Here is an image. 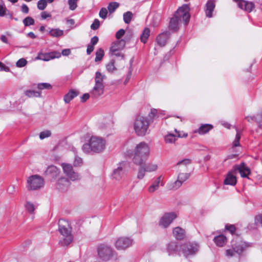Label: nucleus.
I'll list each match as a JSON object with an SVG mask.
<instances>
[{"label":"nucleus","instance_id":"obj_42","mask_svg":"<svg viewBox=\"0 0 262 262\" xmlns=\"http://www.w3.org/2000/svg\"><path fill=\"white\" fill-rule=\"evenodd\" d=\"M23 23L25 26L27 27L34 25L35 21L32 17L28 16L23 20Z\"/></svg>","mask_w":262,"mask_h":262},{"label":"nucleus","instance_id":"obj_36","mask_svg":"<svg viewBox=\"0 0 262 262\" xmlns=\"http://www.w3.org/2000/svg\"><path fill=\"white\" fill-rule=\"evenodd\" d=\"M25 95L28 97H40V93L38 91L33 90H27L25 92Z\"/></svg>","mask_w":262,"mask_h":262},{"label":"nucleus","instance_id":"obj_25","mask_svg":"<svg viewBox=\"0 0 262 262\" xmlns=\"http://www.w3.org/2000/svg\"><path fill=\"white\" fill-rule=\"evenodd\" d=\"M125 45V41L123 39H121L117 41L110 48V51L116 52L122 49Z\"/></svg>","mask_w":262,"mask_h":262},{"label":"nucleus","instance_id":"obj_54","mask_svg":"<svg viewBox=\"0 0 262 262\" xmlns=\"http://www.w3.org/2000/svg\"><path fill=\"white\" fill-rule=\"evenodd\" d=\"M27 63V61L25 58L19 59L16 63V66L19 68L25 67Z\"/></svg>","mask_w":262,"mask_h":262},{"label":"nucleus","instance_id":"obj_34","mask_svg":"<svg viewBox=\"0 0 262 262\" xmlns=\"http://www.w3.org/2000/svg\"><path fill=\"white\" fill-rule=\"evenodd\" d=\"M177 136L169 133L164 137V141L166 143H174L176 140Z\"/></svg>","mask_w":262,"mask_h":262},{"label":"nucleus","instance_id":"obj_51","mask_svg":"<svg viewBox=\"0 0 262 262\" xmlns=\"http://www.w3.org/2000/svg\"><path fill=\"white\" fill-rule=\"evenodd\" d=\"M255 224L257 226L262 227V214H259L255 216Z\"/></svg>","mask_w":262,"mask_h":262},{"label":"nucleus","instance_id":"obj_40","mask_svg":"<svg viewBox=\"0 0 262 262\" xmlns=\"http://www.w3.org/2000/svg\"><path fill=\"white\" fill-rule=\"evenodd\" d=\"M104 56V51L101 48H99L97 50L96 53V57L95 61L96 62L100 61Z\"/></svg>","mask_w":262,"mask_h":262},{"label":"nucleus","instance_id":"obj_41","mask_svg":"<svg viewBox=\"0 0 262 262\" xmlns=\"http://www.w3.org/2000/svg\"><path fill=\"white\" fill-rule=\"evenodd\" d=\"M140 166V167L138 170V172L137 174V178L139 179H142L145 175V172H146V170L145 169L144 167L142 165V164L141 165H139Z\"/></svg>","mask_w":262,"mask_h":262},{"label":"nucleus","instance_id":"obj_27","mask_svg":"<svg viewBox=\"0 0 262 262\" xmlns=\"http://www.w3.org/2000/svg\"><path fill=\"white\" fill-rule=\"evenodd\" d=\"M79 92L75 90H70L69 92L64 95V101L66 103H69L73 99L78 96Z\"/></svg>","mask_w":262,"mask_h":262},{"label":"nucleus","instance_id":"obj_31","mask_svg":"<svg viewBox=\"0 0 262 262\" xmlns=\"http://www.w3.org/2000/svg\"><path fill=\"white\" fill-rule=\"evenodd\" d=\"M240 5H245L244 10L248 12H250L254 7L253 3L242 0H240Z\"/></svg>","mask_w":262,"mask_h":262},{"label":"nucleus","instance_id":"obj_61","mask_svg":"<svg viewBox=\"0 0 262 262\" xmlns=\"http://www.w3.org/2000/svg\"><path fill=\"white\" fill-rule=\"evenodd\" d=\"M51 16L52 15L50 13L46 11H43L41 13V18L43 19H46L49 17H51Z\"/></svg>","mask_w":262,"mask_h":262},{"label":"nucleus","instance_id":"obj_59","mask_svg":"<svg viewBox=\"0 0 262 262\" xmlns=\"http://www.w3.org/2000/svg\"><path fill=\"white\" fill-rule=\"evenodd\" d=\"M82 163V158L79 157H76L75 161L74 162V165L75 166H80V165Z\"/></svg>","mask_w":262,"mask_h":262},{"label":"nucleus","instance_id":"obj_50","mask_svg":"<svg viewBox=\"0 0 262 262\" xmlns=\"http://www.w3.org/2000/svg\"><path fill=\"white\" fill-rule=\"evenodd\" d=\"M241 138L240 132L236 129V135L235 139L233 141V146L237 147L239 146V140Z\"/></svg>","mask_w":262,"mask_h":262},{"label":"nucleus","instance_id":"obj_64","mask_svg":"<svg viewBox=\"0 0 262 262\" xmlns=\"http://www.w3.org/2000/svg\"><path fill=\"white\" fill-rule=\"evenodd\" d=\"M94 49V47L93 46L91 45H89L87 47L86 53L88 55L91 54V53L93 51Z\"/></svg>","mask_w":262,"mask_h":262},{"label":"nucleus","instance_id":"obj_13","mask_svg":"<svg viewBox=\"0 0 262 262\" xmlns=\"http://www.w3.org/2000/svg\"><path fill=\"white\" fill-rule=\"evenodd\" d=\"M133 240L129 237H121L117 239L115 247L118 250H124L133 245Z\"/></svg>","mask_w":262,"mask_h":262},{"label":"nucleus","instance_id":"obj_9","mask_svg":"<svg viewBox=\"0 0 262 262\" xmlns=\"http://www.w3.org/2000/svg\"><path fill=\"white\" fill-rule=\"evenodd\" d=\"M127 169V164L125 162L119 163V166L113 171L112 177L117 180H120L126 174Z\"/></svg>","mask_w":262,"mask_h":262},{"label":"nucleus","instance_id":"obj_49","mask_svg":"<svg viewBox=\"0 0 262 262\" xmlns=\"http://www.w3.org/2000/svg\"><path fill=\"white\" fill-rule=\"evenodd\" d=\"M7 12H8V10L5 4L2 3V4H0V16L3 17L7 15Z\"/></svg>","mask_w":262,"mask_h":262},{"label":"nucleus","instance_id":"obj_16","mask_svg":"<svg viewBox=\"0 0 262 262\" xmlns=\"http://www.w3.org/2000/svg\"><path fill=\"white\" fill-rule=\"evenodd\" d=\"M60 57V54L58 52H53L51 53H40L38 54L37 58L43 61H49L54 58H58Z\"/></svg>","mask_w":262,"mask_h":262},{"label":"nucleus","instance_id":"obj_12","mask_svg":"<svg viewBox=\"0 0 262 262\" xmlns=\"http://www.w3.org/2000/svg\"><path fill=\"white\" fill-rule=\"evenodd\" d=\"M189 177L190 173H189L180 172L178 175L177 180L174 183L169 185V188L174 190L178 189Z\"/></svg>","mask_w":262,"mask_h":262},{"label":"nucleus","instance_id":"obj_39","mask_svg":"<svg viewBox=\"0 0 262 262\" xmlns=\"http://www.w3.org/2000/svg\"><path fill=\"white\" fill-rule=\"evenodd\" d=\"M133 17V13L127 11L123 14V20L125 24H128Z\"/></svg>","mask_w":262,"mask_h":262},{"label":"nucleus","instance_id":"obj_43","mask_svg":"<svg viewBox=\"0 0 262 262\" xmlns=\"http://www.w3.org/2000/svg\"><path fill=\"white\" fill-rule=\"evenodd\" d=\"M255 121L257 123L258 126L262 128V112L255 115Z\"/></svg>","mask_w":262,"mask_h":262},{"label":"nucleus","instance_id":"obj_5","mask_svg":"<svg viewBox=\"0 0 262 262\" xmlns=\"http://www.w3.org/2000/svg\"><path fill=\"white\" fill-rule=\"evenodd\" d=\"M149 121L143 116H138L134 122V128L138 136H144L148 128Z\"/></svg>","mask_w":262,"mask_h":262},{"label":"nucleus","instance_id":"obj_30","mask_svg":"<svg viewBox=\"0 0 262 262\" xmlns=\"http://www.w3.org/2000/svg\"><path fill=\"white\" fill-rule=\"evenodd\" d=\"M105 78V75H102L100 72H96L95 77V85L104 86L103 81Z\"/></svg>","mask_w":262,"mask_h":262},{"label":"nucleus","instance_id":"obj_48","mask_svg":"<svg viewBox=\"0 0 262 262\" xmlns=\"http://www.w3.org/2000/svg\"><path fill=\"white\" fill-rule=\"evenodd\" d=\"M82 150L85 153H89L92 151V149L91 145V140H90L89 143L84 144L82 146Z\"/></svg>","mask_w":262,"mask_h":262},{"label":"nucleus","instance_id":"obj_7","mask_svg":"<svg viewBox=\"0 0 262 262\" xmlns=\"http://www.w3.org/2000/svg\"><path fill=\"white\" fill-rule=\"evenodd\" d=\"M97 251L99 258L103 261L108 260L113 255L114 251L112 248L104 244L99 245Z\"/></svg>","mask_w":262,"mask_h":262},{"label":"nucleus","instance_id":"obj_15","mask_svg":"<svg viewBox=\"0 0 262 262\" xmlns=\"http://www.w3.org/2000/svg\"><path fill=\"white\" fill-rule=\"evenodd\" d=\"M60 170L54 165H50L48 167L45 171V175L47 177L55 179L59 174Z\"/></svg>","mask_w":262,"mask_h":262},{"label":"nucleus","instance_id":"obj_1","mask_svg":"<svg viewBox=\"0 0 262 262\" xmlns=\"http://www.w3.org/2000/svg\"><path fill=\"white\" fill-rule=\"evenodd\" d=\"M189 7L187 4L183 5L180 7L172 18H171L169 27L170 29L177 31L179 28V21L182 18L185 25L189 21L190 15L189 14Z\"/></svg>","mask_w":262,"mask_h":262},{"label":"nucleus","instance_id":"obj_55","mask_svg":"<svg viewBox=\"0 0 262 262\" xmlns=\"http://www.w3.org/2000/svg\"><path fill=\"white\" fill-rule=\"evenodd\" d=\"M100 26V21L98 19H95L91 26V29L93 30H97Z\"/></svg>","mask_w":262,"mask_h":262},{"label":"nucleus","instance_id":"obj_45","mask_svg":"<svg viewBox=\"0 0 262 262\" xmlns=\"http://www.w3.org/2000/svg\"><path fill=\"white\" fill-rule=\"evenodd\" d=\"M79 0H68V5L69 6V9L71 10H74L77 7V2Z\"/></svg>","mask_w":262,"mask_h":262},{"label":"nucleus","instance_id":"obj_8","mask_svg":"<svg viewBox=\"0 0 262 262\" xmlns=\"http://www.w3.org/2000/svg\"><path fill=\"white\" fill-rule=\"evenodd\" d=\"M92 151L94 152H102L105 147V141L101 138L92 137L90 139Z\"/></svg>","mask_w":262,"mask_h":262},{"label":"nucleus","instance_id":"obj_14","mask_svg":"<svg viewBox=\"0 0 262 262\" xmlns=\"http://www.w3.org/2000/svg\"><path fill=\"white\" fill-rule=\"evenodd\" d=\"M176 217L177 215L174 212L166 213L160 219L159 223V226L166 228Z\"/></svg>","mask_w":262,"mask_h":262},{"label":"nucleus","instance_id":"obj_17","mask_svg":"<svg viewBox=\"0 0 262 262\" xmlns=\"http://www.w3.org/2000/svg\"><path fill=\"white\" fill-rule=\"evenodd\" d=\"M180 249H181V246H179L176 242H170L167 247V251L169 255L180 254Z\"/></svg>","mask_w":262,"mask_h":262},{"label":"nucleus","instance_id":"obj_44","mask_svg":"<svg viewBox=\"0 0 262 262\" xmlns=\"http://www.w3.org/2000/svg\"><path fill=\"white\" fill-rule=\"evenodd\" d=\"M47 6L46 0H39L37 2V8L40 10H43Z\"/></svg>","mask_w":262,"mask_h":262},{"label":"nucleus","instance_id":"obj_32","mask_svg":"<svg viewBox=\"0 0 262 262\" xmlns=\"http://www.w3.org/2000/svg\"><path fill=\"white\" fill-rule=\"evenodd\" d=\"M150 35V30L148 28H146L144 29L142 32V33L140 35V40L141 41L145 43L147 41V40Z\"/></svg>","mask_w":262,"mask_h":262},{"label":"nucleus","instance_id":"obj_56","mask_svg":"<svg viewBox=\"0 0 262 262\" xmlns=\"http://www.w3.org/2000/svg\"><path fill=\"white\" fill-rule=\"evenodd\" d=\"M157 113V110L155 108H152L150 110V112L149 113L148 115V117L150 118V119L151 120V121L153 120V119L155 118V117H156Z\"/></svg>","mask_w":262,"mask_h":262},{"label":"nucleus","instance_id":"obj_3","mask_svg":"<svg viewBox=\"0 0 262 262\" xmlns=\"http://www.w3.org/2000/svg\"><path fill=\"white\" fill-rule=\"evenodd\" d=\"M58 230L62 235V237L59 241V244L61 246H68L73 239L71 231L69 228L68 223L65 220L60 219L58 222Z\"/></svg>","mask_w":262,"mask_h":262},{"label":"nucleus","instance_id":"obj_11","mask_svg":"<svg viewBox=\"0 0 262 262\" xmlns=\"http://www.w3.org/2000/svg\"><path fill=\"white\" fill-rule=\"evenodd\" d=\"M64 174L72 181L80 179L79 174L74 171L73 166L69 164L62 163L61 164Z\"/></svg>","mask_w":262,"mask_h":262},{"label":"nucleus","instance_id":"obj_21","mask_svg":"<svg viewBox=\"0 0 262 262\" xmlns=\"http://www.w3.org/2000/svg\"><path fill=\"white\" fill-rule=\"evenodd\" d=\"M104 86L95 85L90 93L94 98H97L102 95L104 92Z\"/></svg>","mask_w":262,"mask_h":262},{"label":"nucleus","instance_id":"obj_10","mask_svg":"<svg viewBox=\"0 0 262 262\" xmlns=\"http://www.w3.org/2000/svg\"><path fill=\"white\" fill-rule=\"evenodd\" d=\"M198 249L199 245L196 243H187L181 245V249L185 256L194 254Z\"/></svg>","mask_w":262,"mask_h":262},{"label":"nucleus","instance_id":"obj_38","mask_svg":"<svg viewBox=\"0 0 262 262\" xmlns=\"http://www.w3.org/2000/svg\"><path fill=\"white\" fill-rule=\"evenodd\" d=\"M119 6V4L117 2H111L107 6V11H108L110 13H113Z\"/></svg>","mask_w":262,"mask_h":262},{"label":"nucleus","instance_id":"obj_20","mask_svg":"<svg viewBox=\"0 0 262 262\" xmlns=\"http://www.w3.org/2000/svg\"><path fill=\"white\" fill-rule=\"evenodd\" d=\"M169 32H165L160 34L156 38L158 45L160 47H164L166 44L167 41L169 37Z\"/></svg>","mask_w":262,"mask_h":262},{"label":"nucleus","instance_id":"obj_37","mask_svg":"<svg viewBox=\"0 0 262 262\" xmlns=\"http://www.w3.org/2000/svg\"><path fill=\"white\" fill-rule=\"evenodd\" d=\"M142 165L144 167L146 172H151L155 171L157 169V166L155 164H144V163L142 164Z\"/></svg>","mask_w":262,"mask_h":262},{"label":"nucleus","instance_id":"obj_52","mask_svg":"<svg viewBox=\"0 0 262 262\" xmlns=\"http://www.w3.org/2000/svg\"><path fill=\"white\" fill-rule=\"evenodd\" d=\"M108 11L105 8H102L99 12V16L102 19H105L107 17Z\"/></svg>","mask_w":262,"mask_h":262},{"label":"nucleus","instance_id":"obj_28","mask_svg":"<svg viewBox=\"0 0 262 262\" xmlns=\"http://www.w3.org/2000/svg\"><path fill=\"white\" fill-rule=\"evenodd\" d=\"M161 176H159L155 180L152 185L149 187L148 190L149 192L152 193L157 190L160 184L161 186H163V183L161 182Z\"/></svg>","mask_w":262,"mask_h":262},{"label":"nucleus","instance_id":"obj_58","mask_svg":"<svg viewBox=\"0 0 262 262\" xmlns=\"http://www.w3.org/2000/svg\"><path fill=\"white\" fill-rule=\"evenodd\" d=\"M125 34V31L123 29H120L118 31L116 34V37L119 39L121 38Z\"/></svg>","mask_w":262,"mask_h":262},{"label":"nucleus","instance_id":"obj_33","mask_svg":"<svg viewBox=\"0 0 262 262\" xmlns=\"http://www.w3.org/2000/svg\"><path fill=\"white\" fill-rule=\"evenodd\" d=\"M49 34L52 37H58L63 35V31L59 29H52L49 31Z\"/></svg>","mask_w":262,"mask_h":262},{"label":"nucleus","instance_id":"obj_53","mask_svg":"<svg viewBox=\"0 0 262 262\" xmlns=\"http://www.w3.org/2000/svg\"><path fill=\"white\" fill-rule=\"evenodd\" d=\"M51 135V133L50 130H45L41 132L39 134V138L41 140L44 139L46 138L49 137Z\"/></svg>","mask_w":262,"mask_h":262},{"label":"nucleus","instance_id":"obj_60","mask_svg":"<svg viewBox=\"0 0 262 262\" xmlns=\"http://www.w3.org/2000/svg\"><path fill=\"white\" fill-rule=\"evenodd\" d=\"M226 229L230 232V233L233 234L236 230V228L234 225H229L226 226Z\"/></svg>","mask_w":262,"mask_h":262},{"label":"nucleus","instance_id":"obj_23","mask_svg":"<svg viewBox=\"0 0 262 262\" xmlns=\"http://www.w3.org/2000/svg\"><path fill=\"white\" fill-rule=\"evenodd\" d=\"M237 182L236 177L234 176L231 172H229L227 174L226 178L224 181V184L225 185H230L234 186L236 185Z\"/></svg>","mask_w":262,"mask_h":262},{"label":"nucleus","instance_id":"obj_62","mask_svg":"<svg viewBox=\"0 0 262 262\" xmlns=\"http://www.w3.org/2000/svg\"><path fill=\"white\" fill-rule=\"evenodd\" d=\"M90 97V95L89 93H85L81 97V102H85Z\"/></svg>","mask_w":262,"mask_h":262},{"label":"nucleus","instance_id":"obj_29","mask_svg":"<svg viewBox=\"0 0 262 262\" xmlns=\"http://www.w3.org/2000/svg\"><path fill=\"white\" fill-rule=\"evenodd\" d=\"M213 241L217 246L223 247L227 242L226 237L223 235H220L214 237Z\"/></svg>","mask_w":262,"mask_h":262},{"label":"nucleus","instance_id":"obj_22","mask_svg":"<svg viewBox=\"0 0 262 262\" xmlns=\"http://www.w3.org/2000/svg\"><path fill=\"white\" fill-rule=\"evenodd\" d=\"M173 235L177 240H182L185 237V231L184 229L177 227L173 229Z\"/></svg>","mask_w":262,"mask_h":262},{"label":"nucleus","instance_id":"obj_18","mask_svg":"<svg viewBox=\"0 0 262 262\" xmlns=\"http://www.w3.org/2000/svg\"><path fill=\"white\" fill-rule=\"evenodd\" d=\"M70 185L68 179L62 177L58 179L56 184V188L59 190L63 191L67 190Z\"/></svg>","mask_w":262,"mask_h":262},{"label":"nucleus","instance_id":"obj_19","mask_svg":"<svg viewBox=\"0 0 262 262\" xmlns=\"http://www.w3.org/2000/svg\"><path fill=\"white\" fill-rule=\"evenodd\" d=\"M234 168L235 170L238 171L243 178H248V175L250 173V169L245 165L244 163L235 166Z\"/></svg>","mask_w":262,"mask_h":262},{"label":"nucleus","instance_id":"obj_47","mask_svg":"<svg viewBox=\"0 0 262 262\" xmlns=\"http://www.w3.org/2000/svg\"><path fill=\"white\" fill-rule=\"evenodd\" d=\"M25 207L28 211L30 213H33L35 209L34 204L30 202H27Z\"/></svg>","mask_w":262,"mask_h":262},{"label":"nucleus","instance_id":"obj_46","mask_svg":"<svg viewBox=\"0 0 262 262\" xmlns=\"http://www.w3.org/2000/svg\"><path fill=\"white\" fill-rule=\"evenodd\" d=\"M37 88L40 90L44 89L50 90L52 89V85L49 83H40L38 84Z\"/></svg>","mask_w":262,"mask_h":262},{"label":"nucleus","instance_id":"obj_6","mask_svg":"<svg viewBox=\"0 0 262 262\" xmlns=\"http://www.w3.org/2000/svg\"><path fill=\"white\" fill-rule=\"evenodd\" d=\"M44 185V180L37 174L29 177L27 180V187L29 190H35L42 187Z\"/></svg>","mask_w":262,"mask_h":262},{"label":"nucleus","instance_id":"obj_26","mask_svg":"<svg viewBox=\"0 0 262 262\" xmlns=\"http://www.w3.org/2000/svg\"><path fill=\"white\" fill-rule=\"evenodd\" d=\"M212 128L213 126L210 124H202L198 129L194 131V133L203 135L207 133Z\"/></svg>","mask_w":262,"mask_h":262},{"label":"nucleus","instance_id":"obj_63","mask_svg":"<svg viewBox=\"0 0 262 262\" xmlns=\"http://www.w3.org/2000/svg\"><path fill=\"white\" fill-rule=\"evenodd\" d=\"M98 40V37L96 36H95L91 38L90 45L94 46L97 43Z\"/></svg>","mask_w":262,"mask_h":262},{"label":"nucleus","instance_id":"obj_35","mask_svg":"<svg viewBox=\"0 0 262 262\" xmlns=\"http://www.w3.org/2000/svg\"><path fill=\"white\" fill-rule=\"evenodd\" d=\"M115 60L114 59H111L108 63L106 66L107 70L111 73H113L115 71L117 70L115 66Z\"/></svg>","mask_w":262,"mask_h":262},{"label":"nucleus","instance_id":"obj_2","mask_svg":"<svg viewBox=\"0 0 262 262\" xmlns=\"http://www.w3.org/2000/svg\"><path fill=\"white\" fill-rule=\"evenodd\" d=\"M133 159V162L136 165H141L147 160L149 155V148L148 145L144 142L137 144Z\"/></svg>","mask_w":262,"mask_h":262},{"label":"nucleus","instance_id":"obj_4","mask_svg":"<svg viewBox=\"0 0 262 262\" xmlns=\"http://www.w3.org/2000/svg\"><path fill=\"white\" fill-rule=\"evenodd\" d=\"M231 246L232 249H227L226 251V255L229 257L233 256L234 253L241 254L247 247V245L246 243L236 237L235 239L232 241Z\"/></svg>","mask_w":262,"mask_h":262},{"label":"nucleus","instance_id":"obj_57","mask_svg":"<svg viewBox=\"0 0 262 262\" xmlns=\"http://www.w3.org/2000/svg\"><path fill=\"white\" fill-rule=\"evenodd\" d=\"M191 163V160L188 159H185L183 160L179 161L176 165L177 166H180L181 164L187 165Z\"/></svg>","mask_w":262,"mask_h":262},{"label":"nucleus","instance_id":"obj_24","mask_svg":"<svg viewBox=\"0 0 262 262\" xmlns=\"http://www.w3.org/2000/svg\"><path fill=\"white\" fill-rule=\"evenodd\" d=\"M214 3L211 0L208 1L206 4L205 9V13L207 17L209 18L212 17V12L214 9Z\"/></svg>","mask_w":262,"mask_h":262}]
</instances>
